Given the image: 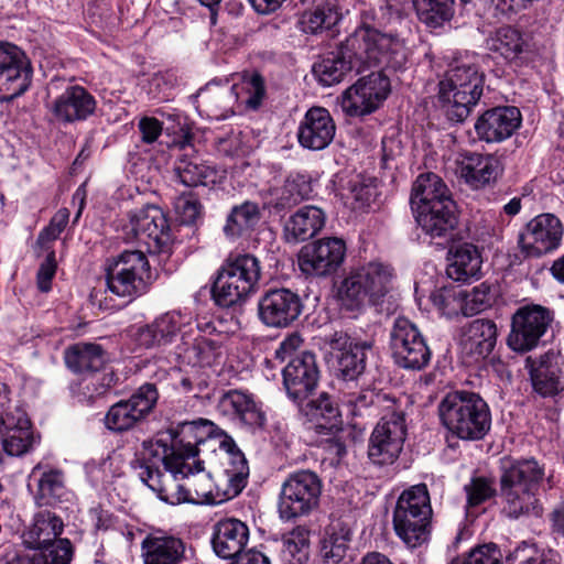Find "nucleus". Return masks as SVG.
<instances>
[{"mask_svg": "<svg viewBox=\"0 0 564 564\" xmlns=\"http://www.w3.org/2000/svg\"><path fill=\"white\" fill-rule=\"evenodd\" d=\"M219 446L224 452L223 471L216 482L204 471L202 460L184 458L180 470L167 477L166 491L159 498L171 505H218L237 497L248 482V462L231 437L225 436Z\"/></svg>", "mask_w": 564, "mask_h": 564, "instance_id": "1", "label": "nucleus"}, {"mask_svg": "<svg viewBox=\"0 0 564 564\" xmlns=\"http://www.w3.org/2000/svg\"><path fill=\"white\" fill-rule=\"evenodd\" d=\"M206 440L196 422H185L171 443L163 438L142 443V449L132 462L140 480L154 492L166 491L167 477L180 470L184 458H194Z\"/></svg>", "mask_w": 564, "mask_h": 564, "instance_id": "2", "label": "nucleus"}, {"mask_svg": "<svg viewBox=\"0 0 564 564\" xmlns=\"http://www.w3.org/2000/svg\"><path fill=\"white\" fill-rule=\"evenodd\" d=\"M543 478L544 468L535 459L505 460L498 492L502 512L510 519L541 517L539 491Z\"/></svg>", "mask_w": 564, "mask_h": 564, "instance_id": "3", "label": "nucleus"}, {"mask_svg": "<svg viewBox=\"0 0 564 564\" xmlns=\"http://www.w3.org/2000/svg\"><path fill=\"white\" fill-rule=\"evenodd\" d=\"M63 529L64 522L55 512L37 511L22 534L30 551L18 554L11 564H69L74 550L68 539H58Z\"/></svg>", "mask_w": 564, "mask_h": 564, "instance_id": "4", "label": "nucleus"}, {"mask_svg": "<svg viewBox=\"0 0 564 564\" xmlns=\"http://www.w3.org/2000/svg\"><path fill=\"white\" fill-rule=\"evenodd\" d=\"M442 425L464 441L481 440L490 430L491 414L487 402L471 391L448 392L437 405Z\"/></svg>", "mask_w": 564, "mask_h": 564, "instance_id": "5", "label": "nucleus"}, {"mask_svg": "<svg viewBox=\"0 0 564 564\" xmlns=\"http://www.w3.org/2000/svg\"><path fill=\"white\" fill-rule=\"evenodd\" d=\"M484 91V74L476 63L454 61L438 83V101L449 120L463 122Z\"/></svg>", "mask_w": 564, "mask_h": 564, "instance_id": "6", "label": "nucleus"}, {"mask_svg": "<svg viewBox=\"0 0 564 564\" xmlns=\"http://www.w3.org/2000/svg\"><path fill=\"white\" fill-rule=\"evenodd\" d=\"M433 509L425 484L411 486L399 496L393 512L392 525L395 535L409 549L426 544L431 538Z\"/></svg>", "mask_w": 564, "mask_h": 564, "instance_id": "7", "label": "nucleus"}, {"mask_svg": "<svg viewBox=\"0 0 564 564\" xmlns=\"http://www.w3.org/2000/svg\"><path fill=\"white\" fill-rule=\"evenodd\" d=\"M261 276L259 260L251 254L229 258L218 270L212 294L219 306L229 307L243 301Z\"/></svg>", "mask_w": 564, "mask_h": 564, "instance_id": "8", "label": "nucleus"}, {"mask_svg": "<svg viewBox=\"0 0 564 564\" xmlns=\"http://www.w3.org/2000/svg\"><path fill=\"white\" fill-rule=\"evenodd\" d=\"M152 280L148 257L141 250H124L108 261L107 286L117 296L139 297L147 293Z\"/></svg>", "mask_w": 564, "mask_h": 564, "instance_id": "9", "label": "nucleus"}, {"mask_svg": "<svg viewBox=\"0 0 564 564\" xmlns=\"http://www.w3.org/2000/svg\"><path fill=\"white\" fill-rule=\"evenodd\" d=\"M123 231L127 240L138 241L151 253H169L174 240L169 219L156 205L130 210Z\"/></svg>", "mask_w": 564, "mask_h": 564, "instance_id": "10", "label": "nucleus"}, {"mask_svg": "<svg viewBox=\"0 0 564 564\" xmlns=\"http://www.w3.org/2000/svg\"><path fill=\"white\" fill-rule=\"evenodd\" d=\"M322 481L311 470L290 474L281 485L278 512L283 521L308 516L319 505Z\"/></svg>", "mask_w": 564, "mask_h": 564, "instance_id": "11", "label": "nucleus"}, {"mask_svg": "<svg viewBox=\"0 0 564 564\" xmlns=\"http://www.w3.org/2000/svg\"><path fill=\"white\" fill-rule=\"evenodd\" d=\"M405 435V412L402 406H398L384 414L372 431L369 458L377 465L392 464L403 448Z\"/></svg>", "mask_w": 564, "mask_h": 564, "instance_id": "12", "label": "nucleus"}, {"mask_svg": "<svg viewBox=\"0 0 564 564\" xmlns=\"http://www.w3.org/2000/svg\"><path fill=\"white\" fill-rule=\"evenodd\" d=\"M390 348L395 364L404 369L421 370L431 359V350L420 329L405 317L394 321Z\"/></svg>", "mask_w": 564, "mask_h": 564, "instance_id": "13", "label": "nucleus"}, {"mask_svg": "<svg viewBox=\"0 0 564 564\" xmlns=\"http://www.w3.org/2000/svg\"><path fill=\"white\" fill-rule=\"evenodd\" d=\"M159 392L153 383L142 384L127 400L110 406L105 416V425L112 432H126L142 422L154 409Z\"/></svg>", "mask_w": 564, "mask_h": 564, "instance_id": "14", "label": "nucleus"}, {"mask_svg": "<svg viewBox=\"0 0 564 564\" xmlns=\"http://www.w3.org/2000/svg\"><path fill=\"white\" fill-rule=\"evenodd\" d=\"M562 221L553 214L532 218L518 237V246L527 258H540L556 250L563 237Z\"/></svg>", "mask_w": 564, "mask_h": 564, "instance_id": "15", "label": "nucleus"}, {"mask_svg": "<svg viewBox=\"0 0 564 564\" xmlns=\"http://www.w3.org/2000/svg\"><path fill=\"white\" fill-rule=\"evenodd\" d=\"M390 93V80L382 72L359 78L343 94L341 108L351 117L373 112Z\"/></svg>", "mask_w": 564, "mask_h": 564, "instance_id": "16", "label": "nucleus"}, {"mask_svg": "<svg viewBox=\"0 0 564 564\" xmlns=\"http://www.w3.org/2000/svg\"><path fill=\"white\" fill-rule=\"evenodd\" d=\"M32 67L25 53L14 44L0 42V99L12 100L31 85Z\"/></svg>", "mask_w": 564, "mask_h": 564, "instance_id": "17", "label": "nucleus"}, {"mask_svg": "<svg viewBox=\"0 0 564 564\" xmlns=\"http://www.w3.org/2000/svg\"><path fill=\"white\" fill-rule=\"evenodd\" d=\"M346 254L345 241L330 237L304 246L299 254V265L306 275L326 276L334 273Z\"/></svg>", "mask_w": 564, "mask_h": 564, "instance_id": "18", "label": "nucleus"}, {"mask_svg": "<svg viewBox=\"0 0 564 564\" xmlns=\"http://www.w3.org/2000/svg\"><path fill=\"white\" fill-rule=\"evenodd\" d=\"M552 321L550 311L540 305L520 307L512 317L508 345L514 351L534 348Z\"/></svg>", "mask_w": 564, "mask_h": 564, "instance_id": "19", "label": "nucleus"}, {"mask_svg": "<svg viewBox=\"0 0 564 564\" xmlns=\"http://www.w3.org/2000/svg\"><path fill=\"white\" fill-rule=\"evenodd\" d=\"M303 304L297 293L285 289H270L258 300V317L272 328H285L301 315Z\"/></svg>", "mask_w": 564, "mask_h": 564, "instance_id": "20", "label": "nucleus"}, {"mask_svg": "<svg viewBox=\"0 0 564 564\" xmlns=\"http://www.w3.org/2000/svg\"><path fill=\"white\" fill-rule=\"evenodd\" d=\"M282 376L288 397L293 402L305 401L315 392L319 381L315 355L303 351L291 358L283 368Z\"/></svg>", "mask_w": 564, "mask_h": 564, "instance_id": "21", "label": "nucleus"}, {"mask_svg": "<svg viewBox=\"0 0 564 564\" xmlns=\"http://www.w3.org/2000/svg\"><path fill=\"white\" fill-rule=\"evenodd\" d=\"M389 44L391 33H383L371 25L362 24L345 40V52L355 58L359 72L361 67H382V48H387Z\"/></svg>", "mask_w": 564, "mask_h": 564, "instance_id": "22", "label": "nucleus"}, {"mask_svg": "<svg viewBox=\"0 0 564 564\" xmlns=\"http://www.w3.org/2000/svg\"><path fill=\"white\" fill-rule=\"evenodd\" d=\"M95 97L80 85H68L51 104L50 110L55 121L74 123L84 121L96 110Z\"/></svg>", "mask_w": 564, "mask_h": 564, "instance_id": "23", "label": "nucleus"}, {"mask_svg": "<svg viewBox=\"0 0 564 564\" xmlns=\"http://www.w3.org/2000/svg\"><path fill=\"white\" fill-rule=\"evenodd\" d=\"M335 132L336 124L329 111L323 107H312L300 121L296 137L304 149L319 151L330 144Z\"/></svg>", "mask_w": 564, "mask_h": 564, "instance_id": "24", "label": "nucleus"}, {"mask_svg": "<svg viewBox=\"0 0 564 564\" xmlns=\"http://www.w3.org/2000/svg\"><path fill=\"white\" fill-rule=\"evenodd\" d=\"M329 346L337 350L338 371L346 381L357 380L366 369L367 355L372 349L369 340L354 341L341 333L336 332L328 338Z\"/></svg>", "mask_w": 564, "mask_h": 564, "instance_id": "25", "label": "nucleus"}, {"mask_svg": "<svg viewBox=\"0 0 564 564\" xmlns=\"http://www.w3.org/2000/svg\"><path fill=\"white\" fill-rule=\"evenodd\" d=\"M414 214L419 227L430 239L448 241L454 237L458 215L453 199L435 203L433 207L423 206V209Z\"/></svg>", "mask_w": 564, "mask_h": 564, "instance_id": "26", "label": "nucleus"}, {"mask_svg": "<svg viewBox=\"0 0 564 564\" xmlns=\"http://www.w3.org/2000/svg\"><path fill=\"white\" fill-rule=\"evenodd\" d=\"M452 169L473 188H481L496 181L500 172L499 162L495 156L476 152L456 154Z\"/></svg>", "mask_w": 564, "mask_h": 564, "instance_id": "27", "label": "nucleus"}, {"mask_svg": "<svg viewBox=\"0 0 564 564\" xmlns=\"http://www.w3.org/2000/svg\"><path fill=\"white\" fill-rule=\"evenodd\" d=\"M249 536L247 523L236 518H224L213 525L210 543L218 557L231 560L243 553Z\"/></svg>", "mask_w": 564, "mask_h": 564, "instance_id": "28", "label": "nucleus"}, {"mask_svg": "<svg viewBox=\"0 0 564 564\" xmlns=\"http://www.w3.org/2000/svg\"><path fill=\"white\" fill-rule=\"evenodd\" d=\"M521 113L518 108L503 106L485 111L476 121L478 138L488 143L510 138L520 127Z\"/></svg>", "mask_w": 564, "mask_h": 564, "instance_id": "29", "label": "nucleus"}, {"mask_svg": "<svg viewBox=\"0 0 564 564\" xmlns=\"http://www.w3.org/2000/svg\"><path fill=\"white\" fill-rule=\"evenodd\" d=\"M184 556L183 540L167 532H150L141 542L143 564H180Z\"/></svg>", "mask_w": 564, "mask_h": 564, "instance_id": "30", "label": "nucleus"}, {"mask_svg": "<svg viewBox=\"0 0 564 564\" xmlns=\"http://www.w3.org/2000/svg\"><path fill=\"white\" fill-rule=\"evenodd\" d=\"M185 325V316L181 313H166L151 324L140 327L135 333V341L144 348L164 346L170 344Z\"/></svg>", "mask_w": 564, "mask_h": 564, "instance_id": "31", "label": "nucleus"}, {"mask_svg": "<svg viewBox=\"0 0 564 564\" xmlns=\"http://www.w3.org/2000/svg\"><path fill=\"white\" fill-rule=\"evenodd\" d=\"M325 220L326 215L319 207L303 206L285 221L283 227L284 239L289 243L306 241L322 230Z\"/></svg>", "mask_w": 564, "mask_h": 564, "instance_id": "32", "label": "nucleus"}, {"mask_svg": "<svg viewBox=\"0 0 564 564\" xmlns=\"http://www.w3.org/2000/svg\"><path fill=\"white\" fill-rule=\"evenodd\" d=\"M496 340V324L489 319H475L465 328L460 346L465 355L477 361L492 351Z\"/></svg>", "mask_w": 564, "mask_h": 564, "instance_id": "33", "label": "nucleus"}, {"mask_svg": "<svg viewBox=\"0 0 564 564\" xmlns=\"http://www.w3.org/2000/svg\"><path fill=\"white\" fill-rule=\"evenodd\" d=\"M218 406L224 414L249 427L256 429L264 425V413L257 405L253 398L243 391L230 390L226 392L220 398Z\"/></svg>", "mask_w": 564, "mask_h": 564, "instance_id": "34", "label": "nucleus"}, {"mask_svg": "<svg viewBox=\"0 0 564 564\" xmlns=\"http://www.w3.org/2000/svg\"><path fill=\"white\" fill-rule=\"evenodd\" d=\"M294 403L307 421L314 423L319 433L337 429L340 423L338 406L327 392H321L317 397L313 393L305 401Z\"/></svg>", "mask_w": 564, "mask_h": 564, "instance_id": "35", "label": "nucleus"}, {"mask_svg": "<svg viewBox=\"0 0 564 564\" xmlns=\"http://www.w3.org/2000/svg\"><path fill=\"white\" fill-rule=\"evenodd\" d=\"M345 48V42L340 43L336 52H332L313 65L312 72L323 86H333L340 83L344 77L358 65Z\"/></svg>", "mask_w": 564, "mask_h": 564, "instance_id": "36", "label": "nucleus"}, {"mask_svg": "<svg viewBox=\"0 0 564 564\" xmlns=\"http://www.w3.org/2000/svg\"><path fill=\"white\" fill-rule=\"evenodd\" d=\"M446 274L454 281H468L478 278L481 269V256L476 246L460 243L449 251Z\"/></svg>", "mask_w": 564, "mask_h": 564, "instance_id": "37", "label": "nucleus"}, {"mask_svg": "<svg viewBox=\"0 0 564 564\" xmlns=\"http://www.w3.org/2000/svg\"><path fill=\"white\" fill-rule=\"evenodd\" d=\"M445 199H452L451 193L438 175L423 173L416 177L410 197L413 212L423 209V206L433 207Z\"/></svg>", "mask_w": 564, "mask_h": 564, "instance_id": "38", "label": "nucleus"}, {"mask_svg": "<svg viewBox=\"0 0 564 564\" xmlns=\"http://www.w3.org/2000/svg\"><path fill=\"white\" fill-rule=\"evenodd\" d=\"M351 531L347 523L332 520L322 540L321 556L325 564H339L346 556Z\"/></svg>", "mask_w": 564, "mask_h": 564, "instance_id": "39", "label": "nucleus"}, {"mask_svg": "<svg viewBox=\"0 0 564 564\" xmlns=\"http://www.w3.org/2000/svg\"><path fill=\"white\" fill-rule=\"evenodd\" d=\"M65 364L75 373L98 371L106 358L102 348L97 344L77 343L65 350Z\"/></svg>", "mask_w": 564, "mask_h": 564, "instance_id": "40", "label": "nucleus"}, {"mask_svg": "<svg viewBox=\"0 0 564 564\" xmlns=\"http://www.w3.org/2000/svg\"><path fill=\"white\" fill-rule=\"evenodd\" d=\"M260 218L259 205L256 202L245 200L231 208L226 218L224 234L228 239L235 240L253 230Z\"/></svg>", "mask_w": 564, "mask_h": 564, "instance_id": "41", "label": "nucleus"}, {"mask_svg": "<svg viewBox=\"0 0 564 564\" xmlns=\"http://www.w3.org/2000/svg\"><path fill=\"white\" fill-rule=\"evenodd\" d=\"M174 171L181 182L186 186H208L214 185L218 181V171L203 162L199 158L183 156L177 160Z\"/></svg>", "mask_w": 564, "mask_h": 564, "instance_id": "42", "label": "nucleus"}, {"mask_svg": "<svg viewBox=\"0 0 564 564\" xmlns=\"http://www.w3.org/2000/svg\"><path fill=\"white\" fill-rule=\"evenodd\" d=\"M311 184L306 176L290 175L281 187L272 191L271 204L275 209L291 208L310 197Z\"/></svg>", "mask_w": 564, "mask_h": 564, "instance_id": "43", "label": "nucleus"}, {"mask_svg": "<svg viewBox=\"0 0 564 564\" xmlns=\"http://www.w3.org/2000/svg\"><path fill=\"white\" fill-rule=\"evenodd\" d=\"M30 478L36 482V500L48 503L52 498L59 497L64 490V474L62 470L37 464L33 467Z\"/></svg>", "mask_w": 564, "mask_h": 564, "instance_id": "44", "label": "nucleus"}, {"mask_svg": "<svg viewBox=\"0 0 564 564\" xmlns=\"http://www.w3.org/2000/svg\"><path fill=\"white\" fill-rule=\"evenodd\" d=\"M359 270L369 294V301L373 304H379L390 290L392 270L379 262H370L359 268Z\"/></svg>", "mask_w": 564, "mask_h": 564, "instance_id": "45", "label": "nucleus"}, {"mask_svg": "<svg viewBox=\"0 0 564 564\" xmlns=\"http://www.w3.org/2000/svg\"><path fill=\"white\" fill-rule=\"evenodd\" d=\"M184 346L178 355L194 368L212 366L221 355V346L205 336L195 338L191 345L184 343Z\"/></svg>", "mask_w": 564, "mask_h": 564, "instance_id": "46", "label": "nucleus"}, {"mask_svg": "<svg viewBox=\"0 0 564 564\" xmlns=\"http://www.w3.org/2000/svg\"><path fill=\"white\" fill-rule=\"evenodd\" d=\"M340 18L335 6L324 4L305 11L300 18L299 25L304 33L317 34L330 30Z\"/></svg>", "mask_w": 564, "mask_h": 564, "instance_id": "47", "label": "nucleus"}, {"mask_svg": "<svg viewBox=\"0 0 564 564\" xmlns=\"http://www.w3.org/2000/svg\"><path fill=\"white\" fill-rule=\"evenodd\" d=\"M343 402L350 408L351 414L362 415L364 411L375 406H383L388 412L401 406L400 402L390 398L388 394L377 393L373 390H360L344 395Z\"/></svg>", "mask_w": 564, "mask_h": 564, "instance_id": "48", "label": "nucleus"}, {"mask_svg": "<svg viewBox=\"0 0 564 564\" xmlns=\"http://www.w3.org/2000/svg\"><path fill=\"white\" fill-rule=\"evenodd\" d=\"M545 356L538 367L531 370V380L534 390L542 397H553L564 388V380L560 369L547 365Z\"/></svg>", "mask_w": 564, "mask_h": 564, "instance_id": "49", "label": "nucleus"}, {"mask_svg": "<svg viewBox=\"0 0 564 564\" xmlns=\"http://www.w3.org/2000/svg\"><path fill=\"white\" fill-rule=\"evenodd\" d=\"M416 14L431 28L443 25L454 14V0H413Z\"/></svg>", "mask_w": 564, "mask_h": 564, "instance_id": "50", "label": "nucleus"}, {"mask_svg": "<svg viewBox=\"0 0 564 564\" xmlns=\"http://www.w3.org/2000/svg\"><path fill=\"white\" fill-rule=\"evenodd\" d=\"M489 48L506 59L512 61L522 53L525 42L522 34L511 26H502L496 31L488 42Z\"/></svg>", "mask_w": 564, "mask_h": 564, "instance_id": "51", "label": "nucleus"}, {"mask_svg": "<svg viewBox=\"0 0 564 564\" xmlns=\"http://www.w3.org/2000/svg\"><path fill=\"white\" fill-rule=\"evenodd\" d=\"M282 560L284 564H306L308 561V531L296 527L283 538Z\"/></svg>", "mask_w": 564, "mask_h": 564, "instance_id": "52", "label": "nucleus"}, {"mask_svg": "<svg viewBox=\"0 0 564 564\" xmlns=\"http://www.w3.org/2000/svg\"><path fill=\"white\" fill-rule=\"evenodd\" d=\"M362 275L359 268L352 270L341 282L338 295L343 303L349 308L361 305L366 299H369L366 285L362 282Z\"/></svg>", "mask_w": 564, "mask_h": 564, "instance_id": "53", "label": "nucleus"}, {"mask_svg": "<svg viewBox=\"0 0 564 564\" xmlns=\"http://www.w3.org/2000/svg\"><path fill=\"white\" fill-rule=\"evenodd\" d=\"M6 453L10 456H21L33 446L34 437L31 427L0 431Z\"/></svg>", "mask_w": 564, "mask_h": 564, "instance_id": "54", "label": "nucleus"}, {"mask_svg": "<svg viewBox=\"0 0 564 564\" xmlns=\"http://www.w3.org/2000/svg\"><path fill=\"white\" fill-rule=\"evenodd\" d=\"M199 96L205 98L206 106L208 107V116L220 120L234 113L231 109V102L236 97L234 87L218 89L213 96H208L204 90H200Z\"/></svg>", "mask_w": 564, "mask_h": 564, "instance_id": "55", "label": "nucleus"}, {"mask_svg": "<svg viewBox=\"0 0 564 564\" xmlns=\"http://www.w3.org/2000/svg\"><path fill=\"white\" fill-rule=\"evenodd\" d=\"M382 68L391 70H401L405 67L410 50L405 41L398 35L391 34V44L387 48H382Z\"/></svg>", "mask_w": 564, "mask_h": 564, "instance_id": "56", "label": "nucleus"}, {"mask_svg": "<svg viewBox=\"0 0 564 564\" xmlns=\"http://www.w3.org/2000/svg\"><path fill=\"white\" fill-rule=\"evenodd\" d=\"M490 288L485 283L475 286L470 292L462 290L463 315L473 316L490 306Z\"/></svg>", "mask_w": 564, "mask_h": 564, "instance_id": "57", "label": "nucleus"}, {"mask_svg": "<svg viewBox=\"0 0 564 564\" xmlns=\"http://www.w3.org/2000/svg\"><path fill=\"white\" fill-rule=\"evenodd\" d=\"M467 508L477 507L496 496L494 481L486 477H474L465 485Z\"/></svg>", "mask_w": 564, "mask_h": 564, "instance_id": "58", "label": "nucleus"}, {"mask_svg": "<svg viewBox=\"0 0 564 564\" xmlns=\"http://www.w3.org/2000/svg\"><path fill=\"white\" fill-rule=\"evenodd\" d=\"M434 305L447 317L463 314L462 289L444 288L432 295Z\"/></svg>", "mask_w": 564, "mask_h": 564, "instance_id": "59", "label": "nucleus"}, {"mask_svg": "<svg viewBox=\"0 0 564 564\" xmlns=\"http://www.w3.org/2000/svg\"><path fill=\"white\" fill-rule=\"evenodd\" d=\"M173 387L181 393L192 394L197 398L207 387L206 381L202 378L199 370L192 368L189 371H174Z\"/></svg>", "mask_w": 564, "mask_h": 564, "instance_id": "60", "label": "nucleus"}, {"mask_svg": "<svg viewBox=\"0 0 564 564\" xmlns=\"http://www.w3.org/2000/svg\"><path fill=\"white\" fill-rule=\"evenodd\" d=\"M241 89L247 95L245 99L246 106L252 110L258 109L265 97L263 77L258 73L243 75Z\"/></svg>", "mask_w": 564, "mask_h": 564, "instance_id": "61", "label": "nucleus"}, {"mask_svg": "<svg viewBox=\"0 0 564 564\" xmlns=\"http://www.w3.org/2000/svg\"><path fill=\"white\" fill-rule=\"evenodd\" d=\"M174 209L184 225H194L202 217L203 206L198 198L192 194H182L174 202Z\"/></svg>", "mask_w": 564, "mask_h": 564, "instance_id": "62", "label": "nucleus"}, {"mask_svg": "<svg viewBox=\"0 0 564 564\" xmlns=\"http://www.w3.org/2000/svg\"><path fill=\"white\" fill-rule=\"evenodd\" d=\"M31 427V422L24 410L18 404H8L0 413V431Z\"/></svg>", "mask_w": 564, "mask_h": 564, "instance_id": "63", "label": "nucleus"}, {"mask_svg": "<svg viewBox=\"0 0 564 564\" xmlns=\"http://www.w3.org/2000/svg\"><path fill=\"white\" fill-rule=\"evenodd\" d=\"M377 196V187L371 183L355 182L350 185V198L352 199L354 209H364L375 202Z\"/></svg>", "mask_w": 564, "mask_h": 564, "instance_id": "64", "label": "nucleus"}]
</instances>
